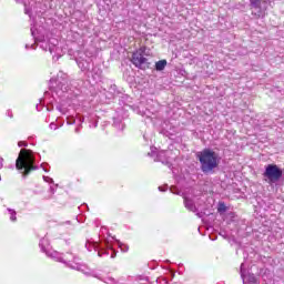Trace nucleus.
I'll use <instances>...</instances> for the list:
<instances>
[{
	"label": "nucleus",
	"mask_w": 284,
	"mask_h": 284,
	"mask_svg": "<svg viewBox=\"0 0 284 284\" xmlns=\"http://www.w3.org/2000/svg\"><path fill=\"white\" fill-rule=\"evenodd\" d=\"M41 252H44L50 258H55L59 263H64L67 267L71 270H77L78 272H83V265L79 263V257L72 255V253L61 254L57 251H50V241L42 237L39 243Z\"/></svg>",
	"instance_id": "f257e3e1"
},
{
	"label": "nucleus",
	"mask_w": 284,
	"mask_h": 284,
	"mask_svg": "<svg viewBox=\"0 0 284 284\" xmlns=\"http://www.w3.org/2000/svg\"><path fill=\"white\" fill-rule=\"evenodd\" d=\"M200 162V170L203 174H214V170L219 168V153L212 149H203L196 153Z\"/></svg>",
	"instance_id": "f03ea898"
},
{
	"label": "nucleus",
	"mask_w": 284,
	"mask_h": 284,
	"mask_svg": "<svg viewBox=\"0 0 284 284\" xmlns=\"http://www.w3.org/2000/svg\"><path fill=\"white\" fill-rule=\"evenodd\" d=\"M34 155L30 149H21L17 160L16 170L21 172L23 179H26L33 170H39V166L34 165Z\"/></svg>",
	"instance_id": "7ed1b4c3"
},
{
	"label": "nucleus",
	"mask_w": 284,
	"mask_h": 284,
	"mask_svg": "<svg viewBox=\"0 0 284 284\" xmlns=\"http://www.w3.org/2000/svg\"><path fill=\"white\" fill-rule=\"evenodd\" d=\"M85 247L88 252H92V250L98 252V256H100V258L103 256H110V252L108 250H112L111 258H116L118 251H115L112 245H110L108 240H105V247L101 246V243L99 242L90 243V241H87Z\"/></svg>",
	"instance_id": "20e7f679"
},
{
	"label": "nucleus",
	"mask_w": 284,
	"mask_h": 284,
	"mask_svg": "<svg viewBox=\"0 0 284 284\" xmlns=\"http://www.w3.org/2000/svg\"><path fill=\"white\" fill-rule=\"evenodd\" d=\"M263 176L270 185H274V183H278V181L283 179V169L276 164H267L265 166Z\"/></svg>",
	"instance_id": "39448f33"
},
{
	"label": "nucleus",
	"mask_w": 284,
	"mask_h": 284,
	"mask_svg": "<svg viewBox=\"0 0 284 284\" xmlns=\"http://www.w3.org/2000/svg\"><path fill=\"white\" fill-rule=\"evenodd\" d=\"M49 83L50 85H52V83H57V88L61 90V92H68V90H70L68 74L63 72H59L57 80L51 79Z\"/></svg>",
	"instance_id": "423d86ee"
},
{
	"label": "nucleus",
	"mask_w": 284,
	"mask_h": 284,
	"mask_svg": "<svg viewBox=\"0 0 284 284\" xmlns=\"http://www.w3.org/2000/svg\"><path fill=\"white\" fill-rule=\"evenodd\" d=\"M131 63L138 68V70H149L150 62H148V58L141 55V53H132Z\"/></svg>",
	"instance_id": "0eeeda50"
},
{
	"label": "nucleus",
	"mask_w": 284,
	"mask_h": 284,
	"mask_svg": "<svg viewBox=\"0 0 284 284\" xmlns=\"http://www.w3.org/2000/svg\"><path fill=\"white\" fill-rule=\"evenodd\" d=\"M184 207H186V210H189V212H194L196 214V216H199V219L203 217V215L201 213H199V207H196L194 200L185 196L184 197Z\"/></svg>",
	"instance_id": "6e6552de"
},
{
	"label": "nucleus",
	"mask_w": 284,
	"mask_h": 284,
	"mask_svg": "<svg viewBox=\"0 0 284 284\" xmlns=\"http://www.w3.org/2000/svg\"><path fill=\"white\" fill-rule=\"evenodd\" d=\"M243 266H244V264L242 263L241 267H240V274H241V278H242L243 283H245V281H247L248 283H256V275H254L253 273H248L245 276V271H244Z\"/></svg>",
	"instance_id": "1a4fd4ad"
},
{
	"label": "nucleus",
	"mask_w": 284,
	"mask_h": 284,
	"mask_svg": "<svg viewBox=\"0 0 284 284\" xmlns=\"http://www.w3.org/2000/svg\"><path fill=\"white\" fill-rule=\"evenodd\" d=\"M51 44H48V43H44V44H41L40 48H42V50H44V52H54V47L59 43V41L57 39H53V42L50 41Z\"/></svg>",
	"instance_id": "9d476101"
},
{
	"label": "nucleus",
	"mask_w": 284,
	"mask_h": 284,
	"mask_svg": "<svg viewBox=\"0 0 284 284\" xmlns=\"http://www.w3.org/2000/svg\"><path fill=\"white\" fill-rule=\"evenodd\" d=\"M113 128L120 132H123V130H125V123H123L121 118H113Z\"/></svg>",
	"instance_id": "9b49d317"
},
{
	"label": "nucleus",
	"mask_w": 284,
	"mask_h": 284,
	"mask_svg": "<svg viewBox=\"0 0 284 284\" xmlns=\"http://www.w3.org/2000/svg\"><path fill=\"white\" fill-rule=\"evenodd\" d=\"M78 67L82 72H90V62L87 60H77Z\"/></svg>",
	"instance_id": "f8f14e48"
},
{
	"label": "nucleus",
	"mask_w": 284,
	"mask_h": 284,
	"mask_svg": "<svg viewBox=\"0 0 284 284\" xmlns=\"http://www.w3.org/2000/svg\"><path fill=\"white\" fill-rule=\"evenodd\" d=\"M166 67H168V60L165 59L159 60L158 62H155L156 72H163V70H165Z\"/></svg>",
	"instance_id": "ddd939ff"
},
{
	"label": "nucleus",
	"mask_w": 284,
	"mask_h": 284,
	"mask_svg": "<svg viewBox=\"0 0 284 284\" xmlns=\"http://www.w3.org/2000/svg\"><path fill=\"white\" fill-rule=\"evenodd\" d=\"M91 74L93 79H101V77H103V70H101V68L99 67H93L91 70Z\"/></svg>",
	"instance_id": "4468645a"
},
{
	"label": "nucleus",
	"mask_w": 284,
	"mask_h": 284,
	"mask_svg": "<svg viewBox=\"0 0 284 284\" xmlns=\"http://www.w3.org/2000/svg\"><path fill=\"white\" fill-rule=\"evenodd\" d=\"M112 239L118 243V246L120 247L121 252H128V250H130V246L123 244L121 241L116 240V237L112 236Z\"/></svg>",
	"instance_id": "2eb2a0df"
},
{
	"label": "nucleus",
	"mask_w": 284,
	"mask_h": 284,
	"mask_svg": "<svg viewBox=\"0 0 284 284\" xmlns=\"http://www.w3.org/2000/svg\"><path fill=\"white\" fill-rule=\"evenodd\" d=\"M217 212H219V214H225V212H227V206L225 205V202L219 203Z\"/></svg>",
	"instance_id": "dca6fc26"
},
{
	"label": "nucleus",
	"mask_w": 284,
	"mask_h": 284,
	"mask_svg": "<svg viewBox=\"0 0 284 284\" xmlns=\"http://www.w3.org/2000/svg\"><path fill=\"white\" fill-rule=\"evenodd\" d=\"M251 8H254V10L261 9V0H248Z\"/></svg>",
	"instance_id": "f3484780"
},
{
	"label": "nucleus",
	"mask_w": 284,
	"mask_h": 284,
	"mask_svg": "<svg viewBox=\"0 0 284 284\" xmlns=\"http://www.w3.org/2000/svg\"><path fill=\"white\" fill-rule=\"evenodd\" d=\"M7 211L10 214V221H12V223L17 222V211H14V209H7Z\"/></svg>",
	"instance_id": "a211bd4d"
},
{
	"label": "nucleus",
	"mask_w": 284,
	"mask_h": 284,
	"mask_svg": "<svg viewBox=\"0 0 284 284\" xmlns=\"http://www.w3.org/2000/svg\"><path fill=\"white\" fill-rule=\"evenodd\" d=\"M162 156H163V153H158L154 161H160L161 163H163L164 165H169V168H170L172 164L169 161H163Z\"/></svg>",
	"instance_id": "6ab92c4d"
},
{
	"label": "nucleus",
	"mask_w": 284,
	"mask_h": 284,
	"mask_svg": "<svg viewBox=\"0 0 284 284\" xmlns=\"http://www.w3.org/2000/svg\"><path fill=\"white\" fill-rule=\"evenodd\" d=\"M24 6V14H28V17H30V19L32 18V8L30 6H28V3H23Z\"/></svg>",
	"instance_id": "aec40b11"
},
{
	"label": "nucleus",
	"mask_w": 284,
	"mask_h": 284,
	"mask_svg": "<svg viewBox=\"0 0 284 284\" xmlns=\"http://www.w3.org/2000/svg\"><path fill=\"white\" fill-rule=\"evenodd\" d=\"M146 50H148L146 47H141L139 50L134 51L133 54H140L141 57H143Z\"/></svg>",
	"instance_id": "412c9836"
},
{
	"label": "nucleus",
	"mask_w": 284,
	"mask_h": 284,
	"mask_svg": "<svg viewBox=\"0 0 284 284\" xmlns=\"http://www.w3.org/2000/svg\"><path fill=\"white\" fill-rule=\"evenodd\" d=\"M58 112H61L62 114H68V108H63V105L59 104L55 106Z\"/></svg>",
	"instance_id": "4be33fe9"
},
{
	"label": "nucleus",
	"mask_w": 284,
	"mask_h": 284,
	"mask_svg": "<svg viewBox=\"0 0 284 284\" xmlns=\"http://www.w3.org/2000/svg\"><path fill=\"white\" fill-rule=\"evenodd\" d=\"M77 123V120L74 116H68L67 118V125H74Z\"/></svg>",
	"instance_id": "5701e85b"
},
{
	"label": "nucleus",
	"mask_w": 284,
	"mask_h": 284,
	"mask_svg": "<svg viewBox=\"0 0 284 284\" xmlns=\"http://www.w3.org/2000/svg\"><path fill=\"white\" fill-rule=\"evenodd\" d=\"M18 148H28V142H26V141H19V142H18Z\"/></svg>",
	"instance_id": "b1692460"
},
{
	"label": "nucleus",
	"mask_w": 284,
	"mask_h": 284,
	"mask_svg": "<svg viewBox=\"0 0 284 284\" xmlns=\"http://www.w3.org/2000/svg\"><path fill=\"white\" fill-rule=\"evenodd\" d=\"M30 48H31V50H37V43H33V44H26V50H30Z\"/></svg>",
	"instance_id": "393cba45"
},
{
	"label": "nucleus",
	"mask_w": 284,
	"mask_h": 284,
	"mask_svg": "<svg viewBox=\"0 0 284 284\" xmlns=\"http://www.w3.org/2000/svg\"><path fill=\"white\" fill-rule=\"evenodd\" d=\"M49 128H50V130H59V125H57V123H54V122H51L49 124Z\"/></svg>",
	"instance_id": "a878e982"
},
{
	"label": "nucleus",
	"mask_w": 284,
	"mask_h": 284,
	"mask_svg": "<svg viewBox=\"0 0 284 284\" xmlns=\"http://www.w3.org/2000/svg\"><path fill=\"white\" fill-rule=\"evenodd\" d=\"M43 181H45V183H54V180L50 176H43Z\"/></svg>",
	"instance_id": "bb28decb"
},
{
	"label": "nucleus",
	"mask_w": 284,
	"mask_h": 284,
	"mask_svg": "<svg viewBox=\"0 0 284 284\" xmlns=\"http://www.w3.org/2000/svg\"><path fill=\"white\" fill-rule=\"evenodd\" d=\"M170 192H172V194H180L179 189H176V186H171Z\"/></svg>",
	"instance_id": "cd10ccee"
},
{
	"label": "nucleus",
	"mask_w": 284,
	"mask_h": 284,
	"mask_svg": "<svg viewBox=\"0 0 284 284\" xmlns=\"http://www.w3.org/2000/svg\"><path fill=\"white\" fill-rule=\"evenodd\" d=\"M82 128H83V125H81V124L79 126H77L74 130L75 134H79L81 132Z\"/></svg>",
	"instance_id": "c85d7f7f"
},
{
	"label": "nucleus",
	"mask_w": 284,
	"mask_h": 284,
	"mask_svg": "<svg viewBox=\"0 0 284 284\" xmlns=\"http://www.w3.org/2000/svg\"><path fill=\"white\" fill-rule=\"evenodd\" d=\"M149 156H155L156 155V151L155 150H151V152L148 153Z\"/></svg>",
	"instance_id": "c756f323"
},
{
	"label": "nucleus",
	"mask_w": 284,
	"mask_h": 284,
	"mask_svg": "<svg viewBox=\"0 0 284 284\" xmlns=\"http://www.w3.org/2000/svg\"><path fill=\"white\" fill-rule=\"evenodd\" d=\"M160 192H165L168 190V185L159 186Z\"/></svg>",
	"instance_id": "7c9ffc66"
},
{
	"label": "nucleus",
	"mask_w": 284,
	"mask_h": 284,
	"mask_svg": "<svg viewBox=\"0 0 284 284\" xmlns=\"http://www.w3.org/2000/svg\"><path fill=\"white\" fill-rule=\"evenodd\" d=\"M111 90H112V92H116V84H112Z\"/></svg>",
	"instance_id": "2f4dec72"
},
{
	"label": "nucleus",
	"mask_w": 284,
	"mask_h": 284,
	"mask_svg": "<svg viewBox=\"0 0 284 284\" xmlns=\"http://www.w3.org/2000/svg\"><path fill=\"white\" fill-rule=\"evenodd\" d=\"M47 110H48L49 112H52V110H54V105L51 104V106H47Z\"/></svg>",
	"instance_id": "473e14b6"
},
{
	"label": "nucleus",
	"mask_w": 284,
	"mask_h": 284,
	"mask_svg": "<svg viewBox=\"0 0 284 284\" xmlns=\"http://www.w3.org/2000/svg\"><path fill=\"white\" fill-rule=\"evenodd\" d=\"M7 116H9L10 119H12V112L10 110L7 111Z\"/></svg>",
	"instance_id": "72a5a7b5"
},
{
	"label": "nucleus",
	"mask_w": 284,
	"mask_h": 284,
	"mask_svg": "<svg viewBox=\"0 0 284 284\" xmlns=\"http://www.w3.org/2000/svg\"><path fill=\"white\" fill-rule=\"evenodd\" d=\"M43 165H45V163H42V164H41V168H42L45 172H50V169H47V168H44Z\"/></svg>",
	"instance_id": "f704fd0d"
},
{
	"label": "nucleus",
	"mask_w": 284,
	"mask_h": 284,
	"mask_svg": "<svg viewBox=\"0 0 284 284\" xmlns=\"http://www.w3.org/2000/svg\"><path fill=\"white\" fill-rule=\"evenodd\" d=\"M16 1V3H22V6L26 3V1H23V0H14Z\"/></svg>",
	"instance_id": "c9c22d12"
},
{
	"label": "nucleus",
	"mask_w": 284,
	"mask_h": 284,
	"mask_svg": "<svg viewBox=\"0 0 284 284\" xmlns=\"http://www.w3.org/2000/svg\"><path fill=\"white\" fill-rule=\"evenodd\" d=\"M3 168V158H0V170Z\"/></svg>",
	"instance_id": "e433bc0d"
},
{
	"label": "nucleus",
	"mask_w": 284,
	"mask_h": 284,
	"mask_svg": "<svg viewBox=\"0 0 284 284\" xmlns=\"http://www.w3.org/2000/svg\"><path fill=\"white\" fill-rule=\"evenodd\" d=\"M80 123H83L85 121V118L81 116L79 118Z\"/></svg>",
	"instance_id": "4c0bfd02"
},
{
	"label": "nucleus",
	"mask_w": 284,
	"mask_h": 284,
	"mask_svg": "<svg viewBox=\"0 0 284 284\" xmlns=\"http://www.w3.org/2000/svg\"><path fill=\"white\" fill-rule=\"evenodd\" d=\"M50 192L51 194H54L55 190L52 186H50Z\"/></svg>",
	"instance_id": "58836bf2"
},
{
	"label": "nucleus",
	"mask_w": 284,
	"mask_h": 284,
	"mask_svg": "<svg viewBox=\"0 0 284 284\" xmlns=\"http://www.w3.org/2000/svg\"><path fill=\"white\" fill-rule=\"evenodd\" d=\"M98 125H99V122L95 121V122L93 123V128H98Z\"/></svg>",
	"instance_id": "ea45409f"
},
{
	"label": "nucleus",
	"mask_w": 284,
	"mask_h": 284,
	"mask_svg": "<svg viewBox=\"0 0 284 284\" xmlns=\"http://www.w3.org/2000/svg\"><path fill=\"white\" fill-rule=\"evenodd\" d=\"M38 112H41V109H39V104L36 105Z\"/></svg>",
	"instance_id": "a19ab883"
},
{
	"label": "nucleus",
	"mask_w": 284,
	"mask_h": 284,
	"mask_svg": "<svg viewBox=\"0 0 284 284\" xmlns=\"http://www.w3.org/2000/svg\"><path fill=\"white\" fill-rule=\"evenodd\" d=\"M210 239H211V241H215L216 239H214V237H212V236H210Z\"/></svg>",
	"instance_id": "79ce46f5"
},
{
	"label": "nucleus",
	"mask_w": 284,
	"mask_h": 284,
	"mask_svg": "<svg viewBox=\"0 0 284 284\" xmlns=\"http://www.w3.org/2000/svg\"><path fill=\"white\" fill-rule=\"evenodd\" d=\"M111 283H114V278H110Z\"/></svg>",
	"instance_id": "37998d69"
},
{
	"label": "nucleus",
	"mask_w": 284,
	"mask_h": 284,
	"mask_svg": "<svg viewBox=\"0 0 284 284\" xmlns=\"http://www.w3.org/2000/svg\"><path fill=\"white\" fill-rule=\"evenodd\" d=\"M31 34L34 37V31L31 30Z\"/></svg>",
	"instance_id": "c03bdc74"
},
{
	"label": "nucleus",
	"mask_w": 284,
	"mask_h": 284,
	"mask_svg": "<svg viewBox=\"0 0 284 284\" xmlns=\"http://www.w3.org/2000/svg\"><path fill=\"white\" fill-rule=\"evenodd\" d=\"M108 236H112V234L108 233Z\"/></svg>",
	"instance_id": "a18cd8bd"
}]
</instances>
